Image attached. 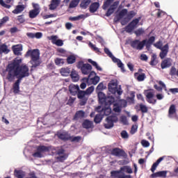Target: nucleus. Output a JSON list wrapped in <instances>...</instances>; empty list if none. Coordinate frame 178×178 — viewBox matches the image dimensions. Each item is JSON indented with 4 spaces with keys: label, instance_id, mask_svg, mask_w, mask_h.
I'll return each instance as SVG.
<instances>
[{
    "label": "nucleus",
    "instance_id": "nucleus-56",
    "mask_svg": "<svg viewBox=\"0 0 178 178\" xmlns=\"http://www.w3.org/2000/svg\"><path fill=\"white\" fill-rule=\"evenodd\" d=\"M88 47L90 48H91V49L95 51V52H99V49H98V47H95V45L94 44H92V42H90L88 43Z\"/></svg>",
    "mask_w": 178,
    "mask_h": 178
},
{
    "label": "nucleus",
    "instance_id": "nucleus-9",
    "mask_svg": "<svg viewBox=\"0 0 178 178\" xmlns=\"http://www.w3.org/2000/svg\"><path fill=\"white\" fill-rule=\"evenodd\" d=\"M111 155H113V156H118V158H126V156H127L126 152L119 147L113 148L111 151Z\"/></svg>",
    "mask_w": 178,
    "mask_h": 178
},
{
    "label": "nucleus",
    "instance_id": "nucleus-25",
    "mask_svg": "<svg viewBox=\"0 0 178 178\" xmlns=\"http://www.w3.org/2000/svg\"><path fill=\"white\" fill-rule=\"evenodd\" d=\"M110 58L112 59L114 63H117L118 67H120L122 72H124V65L123 64V63H122V61L120 59L116 58V57H115V56L113 55Z\"/></svg>",
    "mask_w": 178,
    "mask_h": 178
},
{
    "label": "nucleus",
    "instance_id": "nucleus-37",
    "mask_svg": "<svg viewBox=\"0 0 178 178\" xmlns=\"http://www.w3.org/2000/svg\"><path fill=\"white\" fill-rule=\"evenodd\" d=\"M120 172H125V173L131 175V173H133V169H131V167L129 165H124L123 167L120 168Z\"/></svg>",
    "mask_w": 178,
    "mask_h": 178
},
{
    "label": "nucleus",
    "instance_id": "nucleus-38",
    "mask_svg": "<svg viewBox=\"0 0 178 178\" xmlns=\"http://www.w3.org/2000/svg\"><path fill=\"white\" fill-rule=\"evenodd\" d=\"M113 1H115V0H106V1H104V3H103V6H102V9L104 10H106V9H108V8L111 6V5H112V3H113Z\"/></svg>",
    "mask_w": 178,
    "mask_h": 178
},
{
    "label": "nucleus",
    "instance_id": "nucleus-21",
    "mask_svg": "<svg viewBox=\"0 0 178 178\" xmlns=\"http://www.w3.org/2000/svg\"><path fill=\"white\" fill-rule=\"evenodd\" d=\"M91 70H92V66L88 63H86L85 66L82 67L81 70L82 74H90Z\"/></svg>",
    "mask_w": 178,
    "mask_h": 178
},
{
    "label": "nucleus",
    "instance_id": "nucleus-29",
    "mask_svg": "<svg viewBox=\"0 0 178 178\" xmlns=\"http://www.w3.org/2000/svg\"><path fill=\"white\" fill-rule=\"evenodd\" d=\"M166 175H168V171H159L157 172L152 174L150 177L152 178L166 177Z\"/></svg>",
    "mask_w": 178,
    "mask_h": 178
},
{
    "label": "nucleus",
    "instance_id": "nucleus-33",
    "mask_svg": "<svg viewBox=\"0 0 178 178\" xmlns=\"http://www.w3.org/2000/svg\"><path fill=\"white\" fill-rule=\"evenodd\" d=\"M25 8L24 5H18L15 7V9L13 10V13H14V15H19V13H22V12L24 10Z\"/></svg>",
    "mask_w": 178,
    "mask_h": 178
},
{
    "label": "nucleus",
    "instance_id": "nucleus-48",
    "mask_svg": "<svg viewBox=\"0 0 178 178\" xmlns=\"http://www.w3.org/2000/svg\"><path fill=\"white\" fill-rule=\"evenodd\" d=\"M13 51L15 55H20V51H22V47L19 45H16L13 47Z\"/></svg>",
    "mask_w": 178,
    "mask_h": 178
},
{
    "label": "nucleus",
    "instance_id": "nucleus-8",
    "mask_svg": "<svg viewBox=\"0 0 178 178\" xmlns=\"http://www.w3.org/2000/svg\"><path fill=\"white\" fill-rule=\"evenodd\" d=\"M76 95L79 99H80L79 105H81V106H84V105L87 104V101H88V96L86 92L84 90H79L78 93H76Z\"/></svg>",
    "mask_w": 178,
    "mask_h": 178
},
{
    "label": "nucleus",
    "instance_id": "nucleus-36",
    "mask_svg": "<svg viewBox=\"0 0 178 178\" xmlns=\"http://www.w3.org/2000/svg\"><path fill=\"white\" fill-rule=\"evenodd\" d=\"M10 52V50L8 49V46L5 44H3L0 45V55H2V54H9Z\"/></svg>",
    "mask_w": 178,
    "mask_h": 178
},
{
    "label": "nucleus",
    "instance_id": "nucleus-15",
    "mask_svg": "<svg viewBox=\"0 0 178 178\" xmlns=\"http://www.w3.org/2000/svg\"><path fill=\"white\" fill-rule=\"evenodd\" d=\"M57 137L59 140L62 141H70V134L67 131L58 132Z\"/></svg>",
    "mask_w": 178,
    "mask_h": 178
},
{
    "label": "nucleus",
    "instance_id": "nucleus-55",
    "mask_svg": "<svg viewBox=\"0 0 178 178\" xmlns=\"http://www.w3.org/2000/svg\"><path fill=\"white\" fill-rule=\"evenodd\" d=\"M54 62H55V64L57 65V66L63 65L65 63V61H63V58H56L54 60Z\"/></svg>",
    "mask_w": 178,
    "mask_h": 178
},
{
    "label": "nucleus",
    "instance_id": "nucleus-2",
    "mask_svg": "<svg viewBox=\"0 0 178 178\" xmlns=\"http://www.w3.org/2000/svg\"><path fill=\"white\" fill-rule=\"evenodd\" d=\"M155 42V36H151L147 40H143L141 42L139 40H135L130 42L131 48L134 49H138V51H141L144 47L148 49L151 48V45Z\"/></svg>",
    "mask_w": 178,
    "mask_h": 178
},
{
    "label": "nucleus",
    "instance_id": "nucleus-59",
    "mask_svg": "<svg viewBox=\"0 0 178 178\" xmlns=\"http://www.w3.org/2000/svg\"><path fill=\"white\" fill-rule=\"evenodd\" d=\"M137 129H138V127L137 125H132L130 131L131 134H136L137 133Z\"/></svg>",
    "mask_w": 178,
    "mask_h": 178
},
{
    "label": "nucleus",
    "instance_id": "nucleus-61",
    "mask_svg": "<svg viewBox=\"0 0 178 178\" xmlns=\"http://www.w3.org/2000/svg\"><path fill=\"white\" fill-rule=\"evenodd\" d=\"M17 21L19 23H24L26 22V19H24V15H21L17 17Z\"/></svg>",
    "mask_w": 178,
    "mask_h": 178
},
{
    "label": "nucleus",
    "instance_id": "nucleus-39",
    "mask_svg": "<svg viewBox=\"0 0 178 178\" xmlns=\"http://www.w3.org/2000/svg\"><path fill=\"white\" fill-rule=\"evenodd\" d=\"M90 3H91V0H82L80 3V7L82 9H87Z\"/></svg>",
    "mask_w": 178,
    "mask_h": 178
},
{
    "label": "nucleus",
    "instance_id": "nucleus-26",
    "mask_svg": "<svg viewBox=\"0 0 178 178\" xmlns=\"http://www.w3.org/2000/svg\"><path fill=\"white\" fill-rule=\"evenodd\" d=\"M60 4V0H51L49 6V10H55Z\"/></svg>",
    "mask_w": 178,
    "mask_h": 178
},
{
    "label": "nucleus",
    "instance_id": "nucleus-10",
    "mask_svg": "<svg viewBox=\"0 0 178 178\" xmlns=\"http://www.w3.org/2000/svg\"><path fill=\"white\" fill-rule=\"evenodd\" d=\"M127 106V102L126 100H120L119 102L114 104L113 106V111L114 112H122V108Z\"/></svg>",
    "mask_w": 178,
    "mask_h": 178
},
{
    "label": "nucleus",
    "instance_id": "nucleus-51",
    "mask_svg": "<svg viewBox=\"0 0 178 178\" xmlns=\"http://www.w3.org/2000/svg\"><path fill=\"white\" fill-rule=\"evenodd\" d=\"M71 143H80L81 141V136H72L70 137Z\"/></svg>",
    "mask_w": 178,
    "mask_h": 178
},
{
    "label": "nucleus",
    "instance_id": "nucleus-5",
    "mask_svg": "<svg viewBox=\"0 0 178 178\" xmlns=\"http://www.w3.org/2000/svg\"><path fill=\"white\" fill-rule=\"evenodd\" d=\"M118 120H119L118 114L113 113L106 118V123L104 124L105 129H112L114 126V123H116Z\"/></svg>",
    "mask_w": 178,
    "mask_h": 178
},
{
    "label": "nucleus",
    "instance_id": "nucleus-11",
    "mask_svg": "<svg viewBox=\"0 0 178 178\" xmlns=\"http://www.w3.org/2000/svg\"><path fill=\"white\" fill-rule=\"evenodd\" d=\"M49 151V147L42 145L37 148V152L33 154L34 158H42V154L41 152H48Z\"/></svg>",
    "mask_w": 178,
    "mask_h": 178
},
{
    "label": "nucleus",
    "instance_id": "nucleus-27",
    "mask_svg": "<svg viewBox=\"0 0 178 178\" xmlns=\"http://www.w3.org/2000/svg\"><path fill=\"white\" fill-rule=\"evenodd\" d=\"M98 9H99V2L92 3L89 7L90 13H95Z\"/></svg>",
    "mask_w": 178,
    "mask_h": 178
},
{
    "label": "nucleus",
    "instance_id": "nucleus-18",
    "mask_svg": "<svg viewBox=\"0 0 178 178\" xmlns=\"http://www.w3.org/2000/svg\"><path fill=\"white\" fill-rule=\"evenodd\" d=\"M80 90L79 85L71 84L69 86V91L71 95L76 96Z\"/></svg>",
    "mask_w": 178,
    "mask_h": 178
},
{
    "label": "nucleus",
    "instance_id": "nucleus-30",
    "mask_svg": "<svg viewBox=\"0 0 178 178\" xmlns=\"http://www.w3.org/2000/svg\"><path fill=\"white\" fill-rule=\"evenodd\" d=\"M82 127H83V129H92V127H94V123L92 121L85 120L82 123Z\"/></svg>",
    "mask_w": 178,
    "mask_h": 178
},
{
    "label": "nucleus",
    "instance_id": "nucleus-12",
    "mask_svg": "<svg viewBox=\"0 0 178 178\" xmlns=\"http://www.w3.org/2000/svg\"><path fill=\"white\" fill-rule=\"evenodd\" d=\"M95 74H97L95 72H91L90 74L88 75V77L86 79L87 83H88V81H90L92 84H93L94 86H97V84L99 83V76H95ZM92 76H95L92 77Z\"/></svg>",
    "mask_w": 178,
    "mask_h": 178
},
{
    "label": "nucleus",
    "instance_id": "nucleus-17",
    "mask_svg": "<svg viewBox=\"0 0 178 178\" xmlns=\"http://www.w3.org/2000/svg\"><path fill=\"white\" fill-rule=\"evenodd\" d=\"M33 10L29 11V17L30 19H35L38 15H40V8H37L38 4H33Z\"/></svg>",
    "mask_w": 178,
    "mask_h": 178
},
{
    "label": "nucleus",
    "instance_id": "nucleus-45",
    "mask_svg": "<svg viewBox=\"0 0 178 178\" xmlns=\"http://www.w3.org/2000/svg\"><path fill=\"white\" fill-rule=\"evenodd\" d=\"M97 95H98L99 102H102V104H104V102H105V99H106V96L105 95V94L102 92H99Z\"/></svg>",
    "mask_w": 178,
    "mask_h": 178
},
{
    "label": "nucleus",
    "instance_id": "nucleus-34",
    "mask_svg": "<svg viewBox=\"0 0 178 178\" xmlns=\"http://www.w3.org/2000/svg\"><path fill=\"white\" fill-rule=\"evenodd\" d=\"M163 161V157H160L155 163H153L151 168V172L154 173L155 170H156V168H158V165L161 163Z\"/></svg>",
    "mask_w": 178,
    "mask_h": 178
},
{
    "label": "nucleus",
    "instance_id": "nucleus-50",
    "mask_svg": "<svg viewBox=\"0 0 178 178\" xmlns=\"http://www.w3.org/2000/svg\"><path fill=\"white\" fill-rule=\"evenodd\" d=\"M157 64H158V61H156V54H152L149 65L151 66H156V65Z\"/></svg>",
    "mask_w": 178,
    "mask_h": 178
},
{
    "label": "nucleus",
    "instance_id": "nucleus-16",
    "mask_svg": "<svg viewBox=\"0 0 178 178\" xmlns=\"http://www.w3.org/2000/svg\"><path fill=\"white\" fill-rule=\"evenodd\" d=\"M122 171L120 170H113L111 172V177L115 178H131V175H120Z\"/></svg>",
    "mask_w": 178,
    "mask_h": 178
},
{
    "label": "nucleus",
    "instance_id": "nucleus-63",
    "mask_svg": "<svg viewBox=\"0 0 178 178\" xmlns=\"http://www.w3.org/2000/svg\"><path fill=\"white\" fill-rule=\"evenodd\" d=\"M122 138H129V134L127 131L124 130L121 132Z\"/></svg>",
    "mask_w": 178,
    "mask_h": 178
},
{
    "label": "nucleus",
    "instance_id": "nucleus-32",
    "mask_svg": "<svg viewBox=\"0 0 178 178\" xmlns=\"http://www.w3.org/2000/svg\"><path fill=\"white\" fill-rule=\"evenodd\" d=\"M14 176L17 178H24L26 176V172L22 170H15Z\"/></svg>",
    "mask_w": 178,
    "mask_h": 178
},
{
    "label": "nucleus",
    "instance_id": "nucleus-54",
    "mask_svg": "<svg viewBox=\"0 0 178 178\" xmlns=\"http://www.w3.org/2000/svg\"><path fill=\"white\" fill-rule=\"evenodd\" d=\"M168 117L171 119H178V113L176 112H169Z\"/></svg>",
    "mask_w": 178,
    "mask_h": 178
},
{
    "label": "nucleus",
    "instance_id": "nucleus-43",
    "mask_svg": "<svg viewBox=\"0 0 178 178\" xmlns=\"http://www.w3.org/2000/svg\"><path fill=\"white\" fill-rule=\"evenodd\" d=\"M115 102V97H106V99L104 100V104L105 105H112Z\"/></svg>",
    "mask_w": 178,
    "mask_h": 178
},
{
    "label": "nucleus",
    "instance_id": "nucleus-28",
    "mask_svg": "<svg viewBox=\"0 0 178 178\" xmlns=\"http://www.w3.org/2000/svg\"><path fill=\"white\" fill-rule=\"evenodd\" d=\"M105 115H108V114H106V113L105 112H104L103 113H99L98 114H97L94 118L95 123H96V124H98V123H99L100 122H102V119H104V116H105Z\"/></svg>",
    "mask_w": 178,
    "mask_h": 178
},
{
    "label": "nucleus",
    "instance_id": "nucleus-62",
    "mask_svg": "<svg viewBox=\"0 0 178 178\" xmlns=\"http://www.w3.org/2000/svg\"><path fill=\"white\" fill-rule=\"evenodd\" d=\"M83 66H86V63H84V62H83V61L78 62V63L76 65V67L78 69H80L81 70L83 69Z\"/></svg>",
    "mask_w": 178,
    "mask_h": 178
},
{
    "label": "nucleus",
    "instance_id": "nucleus-57",
    "mask_svg": "<svg viewBox=\"0 0 178 178\" xmlns=\"http://www.w3.org/2000/svg\"><path fill=\"white\" fill-rule=\"evenodd\" d=\"M170 76H177V70H176V67H172L170 71Z\"/></svg>",
    "mask_w": 178,
    "mask_h": 178
},
{
    "label": "nucleus",
    "instance_id": "nucleus-3",
    "mask_svg": "<svg viewBox=\"0 0 178 178\" xmlns=\"http://www.w3.org/2000/svg\"><path fill=\"white\" fill-rule=\"evenodd\" d=\"M26 55L31 57L30 63L31 65V72H33V69L38 67L41 65L42 62L40 60V50L38 49H35L33 50H29L26 52Z\"/></svg>",
    "mask_w": 178,
    "mask_h": 178
},
{
    "label": "nucleus",
    "instance_id": "nucleus-42",
    "mask_svg": "<svg viewBox=\"0 0 178 178\" xmlns=\"http://www.w3.org/2000/svg\"><path fill=\"white\" fill-rule=\"evenodd\" d=\"M88 62L89 63H91V65H92V66H94L95 69H97V70H99V72H102V68L98 65L97 62L92 60L91 58H89L88 60Z\"/></svg>",
    "mask_w": 178,
    "mask_h": 178
},
{
    "label": "nucleus",
    "instance_id": "nucleus-35",
    "mask_svg": "<svg viewBox=\"0 0 178 178\" xmlns=\"http://www.w3.org/2000/svg\"><path fill=\"white\" fill-rule=\"evenodd\" d=\"M159 84L161 86H158V85L155 84L154 86V88H155V90H156L157 91H159V92H161L162 90H163V88L166 89V85H165L162 81H159Z\"/></svg>",
    "mask_w": 178,
    "mask_h": 178
},
{
    "label": "nucleus",
    "instance_id": "nucleus-31",
    "mask_svg": "<svg viewBox=\"0 0 178 178\" xmlns=\"http://www.w3.org/2000/svg\"><path fill=\"white\" fill-rule=\"evenodd\" d=\"M71 72L72 70H70V68L69 67H63L60 70L61 76H63L64 77H67V76H70Z\"/></svg>",
    "mask_w": 178,
    "mask_h": 178
},
{
    "label": "nucleus",
    "instance_id": "nucleus-23",
    "mask_svg": "<svg viewBox=\"0 0 178 178\" xmlns=\"http://www.w3.org/2000/svg\"><path fill=\"white\" fill-rule=\"evenodd\" d=\"M150 91L152 92H148L146 93V98L147 99V102H149V104H156V100L152 99L154 98V95H155V92H154V90H150Z\"/></svg>",
    "mask_w": 178,
    "mask_h": 178
},
{
    "label": "nucleus",
    "instance_id": "nucleus-19",
    "mask_svg": "<svg viewBox=\"0 0 178 178\" xmlns=\"http://www.w3.org/2000/svg\"><path fill=\"white\" fill-rule=\"evenodd\" d=\"M170 66H172V58H167L161 63V69H168V67H170Z\"/></svg>",
    "mask_w": 178,
    "mask_h": 178
},
{
    "label": "nucleus",
    "instance_id": "nucleus-1",
    "mask_svg": "<svg viewBox=\"0 0 178 178\" xmlns=\"http://www.w3.org/2000/svg\"><path fill=\"white\" fill-rule=\"evenodd\" d=\"M22 63V59H15L9 63L6 67V72L7 73L6 80L12 83L15 80V77L18 80H23L25 77H29L30 76V70L29 66L26 64Z\"/></svg>",
    "mask_w": 178,
    "mask_h": 178
},
{
    "label": "nucleus",
    "instance_id": "nucleus-40",
    "mask_svg": "<svg viewBox=\"0 0 178 178\" xmlns=\"http://www.w3.org/2000/svg\"><path fill=\"white\" fill-rule=\"evenodd\" d=\"M70 75L71 76V79L73 80V81H79V74H77L76 70H72Z\"/></svg>",
    "mask_w": 178,
    "mask_h": 178
},
{
    "label": "nucleus",
    "instance_id": "nucleus-60",
    "mask_svg": "<svg viewBox=\"0 0 178 178\" xmlns=\"http://www.w3.org/2000/svg\"><path fill=\"white\" fill-rule=\"evenodd\" d=\"M138 81H144L145 80V74L142 73L137 76Z\"/></svg>",
    "mask_w": 178,
    "mask_h": 178
},
{
    "label": "nucleus",
    "instance_id": "nucleus-13",
    "mask_svg": "<svg viewBox=\"0 0 178 178\" xmlns=\"http://www.w3.org/2000/svg\"><path fill=\"white\" fill-rule=\"evenodd\" d=\"M137 13L134 12V10L129 11L127 14V17H124L122 21H121V24L122 26H126L127 23H129L134 16H136Z\"/></svg>",
    "mask_w": 178,
    "mask_h": 178
},
{
    "label": "nucleus",
    "instance_id": "nucleus-47",
    "mask_svg": "<svg viewBox=\"0 0 178 178\" xmlns=\"http://www.w3.org/2000/svg\"><path fill=\"white\" fill-rule=\"evenodd\" d=\"M80 3V0H72L69 5L70 9H73V8H76Z\"/></svg>",
    "mask_w": 178,
    "mask_h": 178
},
{
    "label": "nucleus",
    "instance_id": "nucleus-53",
    "mask_svg": "<svg viewBox=\"0 0 178 178\" xmlns=\"http://www.w3.org/2000/svg\"><path fill=\"white\" fill-rule=\"evenodd\" d=\"M67 159V155H66V154H61L57 156V161H58L59 162H63V161H66Z\"/></svg>",
    "mask_w": 178,
    "mask_h": 178
},
{
    "label": "nucleus",
    "instance_id": "nucleus-20",
    "mask_svg": "<svg viewBox=\"0 0 178 178\" xmlns=\"http://www.w3.org/2000/svg\"><path fill=\"white\" fill-rule=\"evenodd\" d=\"M49 40H51L52 44L57 45V47H62L63 45V40L60 39L58 40V35H51Z\"/></svg>",
    "mask_w": 178,
    "mask_h": 178
},
{
    "label": "nucleus",
    "instance_id": "nucleus-24",
    "mask_svg": "<svg viewBox=\"0 0 178 178\" xmlns=\"http://www.w3.org/2000/svg\"><path fill=\"white\" fill-rule=\"evenodd\" d=\"M126 15H127V9L124 8L115 17L114 22H120L121 19H123V17H124V16H126Z\"/></svg>",
    "mask_w": 178,
    "mask_h": 178
},
{
    "label": "nucleus",
    "instance_id": "nucleus-41",
    "mask_svg": "<svg viewBox=\"0 0 178 178\" xmlns=\"http://www.w3.org/2000/svg\"><path fill=\"white\" fill-rule=\"evenodd\" d=\"M84 116H86L85 112H78V113H76V114L74 115L73 120H79V119H83Z\"/></svg>",
    "mask_w": 178,
    "mask_h": 178
},
{
    "label": "nucleus",
    "instance_id": "nucleus-6",
    "mask_svg": "<svg viewBox=\"0 0 178 178\" xmlns=\"http://www.w3.org/2000/svg\"><path fill=\"white\" fill-rule=\"evenodd\" d=\"M140 20H141V17L134 19L127 26H125L124 30L126 33L130 34V33H133L135 29H137V26L138 23H140Z\"/></svg>",
    "mask_w": 178,
    "mask_h": 178
},
{
    "label": "nucleus",
    "instance_id": "nucleus-46",
    "mask_svg": "<svg viewBox=\"0 0 178 178\" xmlns=\"http://www.w3.org/2000/svg\"><path fill=\"white\" fill-rule=\"evenodd\" d=\"M134 33L136 35V37H140V35L145 34V30H144L143 28H139L137 30L134 31Z\"/></svg>",
    "mask_w": 178,
    "mask_h": 178
},
{
    "label": "nucleus",
    "instance_id": "nucleus-22",
    "mask_svg": "<svg viewBox=\"0 0 178 178\" xmlns=\"http://www.w3.org/2000/svg\"><path fill=\"white\" fill-rule=\"evenodd\" d=\"M20 83H22V80L17 79L13 83V92L15 94H19V92H20Z\"/></svg>",
    "mask_w": 178,
    "mask_h": 178
},
{
    "label": "nucleus",
    "instance_id": "nucleus-64",
    "mask_svg": "<svg viewBox=\"0 0 178 178\" xmlns=\"http://www.w3.org/2000/svg\"><path fill=\"white\" fill-rule=\"evenodd\" d=\"M139 108L141 112H148V108H147L145 105L140 104Z\"/></svg>",
    "mask_w": 178,
    "mask_h": 178
},
{
    "label": "nucleus",
    "instance_id": "nucleus-58",
    "mask_svg": "<svg viewBox=\"0 0 178 178\" xmlns=\"http://www.w3.org/2000/svg\"><path fill=\"white\" fill-rule=\"evenodd\" d=\"M0 5L3 6V8H6V9H10L11 6L9 4H6L3 0H0Z\"/></svg>",
    "mask_w": 178,
    "mask_h": 178
},
{
    "label": "nucleus",
    "instance_id": "nucleus-7",
    "mask_svg": "<svg viewBox=\"0 0 178 178\" xmlns=\"http://www.w3.org/2000/svg\"><path fill=\"white\" fill-rule=\"evenodd\" d=\"M108 91L111 92V94H117L118 95H122L123 93V91L120 90H122L121 88H118V83L116 82L111 81L108 83Z\"/></svg>",
    "mask_w": 178,
    "mask_h": 178
},
{
    "label": "nucleus",
    "instance_id": "nucleus-52",
    "mask_svg": "<svg viewBox=\"0 0 178 178\" xmlns=\"http://www.w3.org/2000/svg\"><path fill=\"white\" fill-rule=\"evenodd\" d=\"M94 90H95V88L94 86H90L89 88H88L85 92L86 93V95L88 97V95H91V94H92V92H94Z\"/></svg>",
    "mask_w": 178,
    "mask_h": 178
},
{
    "label": "nucleus",
    "instance_id": "nucleus-44",
    "mask_svg": "<svg viewBox=\"0 0 178 178\" xmlns=\"http://www.w3.org/2000/svg\"><path fill=\"white\" fill-rule=\"evenodd\" d=\"M76 63V56H74V55H70L67 58V63H68V65H73V63Z\"/></svg>",
    "mask_w": 178,
    "mask_h": 178
},
{
    "label": "nucleus",
    "instance_id": "nucleus-4",
    "mask_svg": "<svg viewBox=\"0 0 178 178\" xmlns=\"http://www.w3.org/2000/svg\"><path fill=\"white\" fill-rule=\"evenodd\" d=\"M154 47L157 48V49H160L159 56L161 59H165L168 56V54H169V44L167 43L162 47V42L158 41L154 44Z\"/></svg>",
    "mask_w": 178,
    "mask_h": 178
},
{
    "label": "nucleus",
    "instance_id": "nucleus-49",
    "mask_svg": "<svg viewBox=\"0 0 178 178\" xmlns=\"http://www.w3.org/2000/svg\"><path fill=\"white\" fill-rule=\"evenodd\" d=\"M120 122H121L124 126H128L129 120H127V116L126 115H121L120 118Z\"/></svg>",
    "mask_w": 178,
    "mask_h": 178
},
{
    "label": "nucleus",
    "instance_id": "nucleus-14",
    "mask_svg": "<svg viewBox=\"0 0 178 178\" xmlns=\"http://www.w3.org/2000/svg\"><path fill=\"white\" fill-rule=\"evenodd\" d=\"M119 3H120V1H116L110 6V8L107 10L106 13V16L107 17H109V16H111L112 15H113L115 10H116L118 8V6H119Z\"/></svg>",
    "mask_w": 178,
    "mask_h": 178
}]
</instances>
